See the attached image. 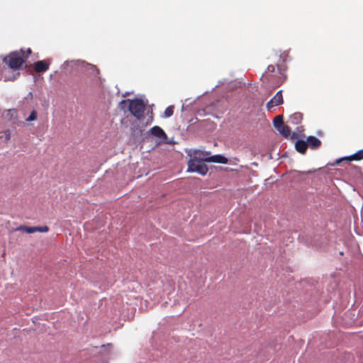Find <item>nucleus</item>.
Here are the masks:
<instances>
[{"label":"nucleus","instance_id":"nucleus-1","mask_svg":"<svg viewBox=\"0 0 363 363\" xmlns=\"http://www.w3.org/2000/svg\"><path fill=\"white\" fill-rule=\"evenodd\" d=\"M209 155L210 153L208 152L195 150L194 157L188 162V171L198 172L201 175H205L208 169L204 164L205 161L202 160L201 158Z\"/></svg>","mask_w":363,"mask_h":363},{"label":"nucleus","instance_id":"nucleus-2","mask_svg":"<svg viewBox=\"0 0 363 363\" xmlns=\"http://www.w3.org/2000/svg\"><path fill=\"white\" fill-rule=\"evenodd\" d=\"M128 111L138 120L140 121L144 118L145 104L140 99L128 100Z\"/></svg>","mask_w":363,"mask_h":363},{"label":"nucleus","instance_id":"nucleus-3","mask_svg":"<svg viewBox=\"0 0 363 363\" xmlns=\"http://www.w3.org/2000/svg\"><path fill=\"white\" fill-rule=\"evenodd\" d=\"M4 62L12 69H18L23 62L21 52H14L3 59Z\"/></svg>","mask_w":363,"mask_h":363},{"label":"nucleus","instance_id":"nucleus-4","mask_svg":"<svg viewBox=\"0 0 363 363\" xmlns=\"http://www.w3.org/2000/svg\"><path fill=\"white\" fill-rule=\"evenodd\" d=\"M112 347V345L110 343L102 345L100 347L96 346L92 349V353L94 352L95 354H99L102 359H105L108 357Z\"/></svg>","mask_w":363,"mask_h":363},{"label":"nucleus","instance_id":"nucleus-5","mask_svg":"<svg viewBox=\"0 0 363 363\" xmlns=\"http://www.w3.org/2000/svg\"><path fill=\"white\" fill-rule=\"evenodd\" d=\"M84 67H89L88 63H85V62L81 60H67L65 61L62 65V69H74V68H83Z\"/></svg>","mask_w":363,"mask_h":363},{"label":"nucleus","instance_id":"nucleus-6","mask_svg":"<svg viewBox=\"0 0 363 363\" xmlns=\"http://www.w3.org/2000/svg\"><path fill=\"white\" fill-rule=\"evenodd\" d=\"M281 92V91H279L275 94V96L272 99H271L269 101L267 102V108L269 111L271 110L273 107L283 104L284 101Z\"/></svg>","mask_w":363,"mask_h":363},{"label":"nucleus","instance_id":"nucleus-7","mask_svg":"<svg viewBox=\"0 0 363 363\" xmlns=\"http://www.w3.org/2000/svg\"><path fill=\"white\" fill-rule=\"evenodd\" d=\"M201 160L207 162H216L220 164H227L228 162V160L221 155H215L211 157L207 155L203 157Z\"/></svg>","mask_w":363,"mask_h":363},{"label":"nucleus","instance_id":"nucleus-8","mask_svg":"<svg viewBox=\"0 0 363 363\" xmlns=\"http://www.w3.org/2000/svg\"><path fill=\"white\" fill-rule=\"evenodd\" d=\"M150 133L153 136L161 139L162 140V142H164L165 143H169L168 142H167V134L160 126H157V125L153 126L150 129Z\"/></svg>","mask_w":363,"mask_h":363},{"label":"nucleus","instance_id":"nucleus-9","mask_svg":"<svg viewBox=\"0 0 363 363\" xmlns=\"http://www.w3.org/2000/svg\"><path fill=\"white\" fill-rule=\"evenodd\" d=\"M49 68V63L44 60L38 61L35 64V70L38 72H43Z\"/></svg>","mask_w":363,"mask_h":363},{"label":"nucleus","instance_id":"nucleus-10","mask_svg":"<svg viewBox=\"0 0 363 363\" xmlns=\"http://www.w3.org/2000/svg\"><path fill=\"white\" fill-rule=\"evenodd\" d=\"M277 130L285 138H293L294 136V133H293V135H291V128L285 124Z\"/></svg>","mask_w":363,"mask_h":363},{"label":"nucleus","instance_id":"nucleus-11","mask_svg":"<svg viewBox=\"0 0 363 363\" xmlns=\"http://www.w3.org/2000/svg\"><path fill=\"white\" fill-rule=\"evenodd\" d=\"M307 147V142L302 140H298L296 142L295 148L297 150V152L301 154H304L306 152Z\"/></svg>","mask_w":363,"mask_h":363},{"label":"nucleus","instance_id":"nucleus-12","mask_svg":"<svg viewBox=\"0 0 363 363\" xmlns=\"http://www.w3.org/2000/svg\"><path fill=\"white\" fill-rule=\"evenodd\" d=\"M307 144L310 147L316 149L320 146L321 142L314 136H309L307 138Z\"/></svg>","mask_w":363,"mask_h":363},{"label":"nucleus","instance_id":"nucleus-13","mask_svg":"<svg viewBox=\"0 0 363 363\" xmlns=\"http://www.w3.org/2000/svg\"><path fill=\"white\" fill-rule=\"evenodd\" d=\"M273 124L274 128L278 130L279 129L282 125H284V118L281 115L277 116L273 121Z\"/></svg>","mask_w":363,"mask_h":363},{"label":"nucleus","instance_id":"nucleus-14","mask_svg":"<svg viewBox=\"0 0 363 363\" xmlns=\"http://www.w3.org/2000/svg\"><path fill=\"white\" fill-rule=\"evenodd\" d=\"M362 159H363V150H359L358 152H355L354 154L345 158V160H349V161L360 160Z\"/></svg>","mask_w":363,"mask_h":363},{"label":"nucleus","instance_id":"nucleus-15","mask_svg":"<svg viewBox=\"0 0 363 363\" xmlns=\"http://www.w3.org/2000/svg\"><path fill=\"white\" fill-rule=\"evenodd\" d=\"M5 118L10 121H15L17 118V111L16 109L7 110L5 113Z\"/></svg>","mask_w":363,"mask_h":363},{"label":"nucleus","instance_id":"nucleus-16","mask_svg":"<svg viewBox=\"0 0 363 363\" xmlns=\"http://www.w3.org/2000/svg\"><path fill=\"white\" fill-rule=\"evenodd\" d=\"M16 230H23V231H25L27 233H30V234L35 233V227H28V226H25V225H21V226L18 227L16 229Z\"/></svg>","mask_w":363,"mask_h":363},{"label":"nucleus","instance_id":"nucleus-17","mask_svg":"<svg viewBox=\"0 0 363 363\" xmlns=\"http://www.w3.org/2000/svg\"><path fill=\"white\" fill-rule=\"evenodd\" d=\"M174 106H169L166 108V109L164 111L163 117L164 118H169L171 117L174 113Z\"/></svg>","mask_w":363,"mask_h":363},{"label":"nucleus","instance_id":"nucleus-18","mask_svg":"<svg viewBox=\"0 0 363 363\" xmlns=\"http://www.w3.org/2000/svg\"><path fill=\"white\" fill-rule=\"evenodd\" d=\"M91 69H92V77H97V79H96V82L99 84H101V78L99 77H98V75L99 74V69H98V67L96 66H95L94 65H92Z\"/></svg>","mask_w":363,"mask_h":363},{"label":"nucleus","instance_id":"nucleus-19","mask_svg":"<svg viewBox=\"0 0 363 363\" xmlns=\"http://www.w3.org/2000/svg\"><path fill=\"white\" fill-rule=\"evenodd\" d=\"M37 117H38V113H37L36 111L33 110L31 111L30 116L27 118H26V121L30 122V121H35L37 119Z\"/></svg>","mask_w":363,"mask_h":363},{"label":"nucleus","instance_id":"nucleus-20","mask_svg":"<svg viewBox=\"0 0 363 363\" xmlns=\"http://www.w3.org/2000/svg\"><path fill=\"white\" fill-rule=\"evenodd\" d=\"M35 233H37V232L47 233L49 230V228L46 225L40 226V227L35 226Z\"/></svg>","mask_w":363,"mask_h":363},{"label":"nucleus","instance_id":"nucleus-21","mask_svg":"<svg viewBox=\"0 0 363 363\" xmlns=\"http://www.w3.org/2000/svg\"><path fill=\"white\" fill-rule=\"evenodd\" d=\"M4 135H5V140L6 141H9L11 138V134H10V131L9 130H6L4 132Z\"/></svg>","mask_w":363,"mask_h":363},{"label":"nucleus","instance_id":"nucleus-22","mask_svg":"<svg viewBox=\"0 0 363 363\" xmlns=\"http://www.w3.org/2000/svg\"><path fill=\"white\" fill-rule=\"evenodd\" d=\"M275 70V67L272 65H268L267 68V72H274Z\"/></svg>","mask_w":363,"mask_h":363},{"label":"nucleus","instance_id":"nucleus-23","mask_svg":"<svg viewBox=\"0 0 363 363\" xmlns=\"http://www.w3.org/2000/svg\"><path fill=\"white\" fill-rule=\"evenodd\" d=\"M27 52H28V54H30V53L31 52L30 49H29V48H28V49L27 50Z\"/></svg>","mask_w":363,"mask_h":363},{"label":"nucleus","instance_id":"nucleus-24","mask_svg":"<svg viewBox=\"0 0 363 363\" xmlns=\"http://www.w3.org/2000/svg\"><path fill=\"white\" fill-rule=\"evenodd\" d=\"M125 102H126V101H125V100H123V101H121V104H125Z\"/></svg>","mask_w":363,"mask_h":363},{"label":"nucleus","instance_id":"nucleus-25","mask_svg":"<svg viewBox=\"0 0 363 363\" xmlns=\"http://www.w3.org/2000/svg\"><path fill=\"white\" fill-rule=\"evenodd\" d=\"M29 96H32V93L31 92L29 93Z\"/></svg>","mask_w":363,"mask_h":363},{"label":"nucleus","instance_id":"nucleus-26","mask_svg":"<svg viewBox=\"0 0 363 363\" xmlns=\"http://www.w3.org/2000/svg\"><path fill=\"white\" fill-rule=\"evenodd\" d=\"M16 77H14L13 78H11L10 79L13 80Z\"/></svg>","mask_w":363,"mask_h":363}]
</instances>
